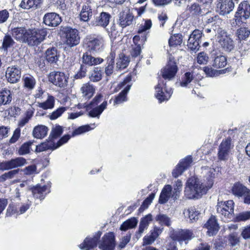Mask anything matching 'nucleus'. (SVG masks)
Instances as JSON below:
<instances>
[{"instance_id": "1", "label": "nucleus", "mask_w": 250, "mask_h": 250, "mask_svg": "<svg viewBox=\"0 0 250 250\" xmlns=\"http://www.w3.org/2000/svg\"><path fill=\"white\" fill-rule=\"evenodd\" d=\"M215 173L214 169L206 167H202L203 179L200 180L195 177L189 178L185 189L186 197L190 199H199L206 194L214 184Z\"/></svg>"}, {"instance_id": "2", "label": "nucleus", "mask_w": 250, "mask_h": 250, "mask_svg": "<svg viewBox=\"0 0 250 250\" xmlns=\"http://www.w3.org/2000/svg\"><path fill=\"white\" fill-rule=\"evenodd\" d=\"M250 17V4L246 1L242 2L238 6L234 17L231 22L232 27L240 26Z\"/></svg>"}, {"instance_id": "3", "label": "nucleus", "mask_w": 250, "mask_h": 250, "mask_svg": "<svg viewBox=\"0 0 250 250\" xmlns=\"http://www.w3.org/2000/svg\"><path fill=\"white\" fill-rule=\"evenodd\" d=\"M25 36V43L29 46H38L42 42L47 36V32L45 29H28Z\"/></svg>"}, {"instance_id": "4", "label": "nucleus", "mask_w": 250, "mask_h": 250, "mask_svg": "<svg viewBox=\"0 0 250 250\" xmlns=\"http://www.w3.org/2000/svg\"><path fill=\"white\" fill-rule=\"evenodd\" d=\"M102 96L101 94L97 95L86 106V110L90 117L99 118L100 115L106 108L107 102L104 101L100 105L98 104L102 101Z\"/></svg>"}, {"instance_id": "5", "label": "nucleus", "mask_w": 250, "mask_h": 250, "mask_svg": "<svg viewBox=\"0 0 250 250\" xmlns=\"http://www.w3.org/2000/svg\"><path fill=\"white\" fill-rule=\"evenodd\" d=\"M61 31L65 37V42L68 46L72 47L80 43V37L78 31L69 26H61Z\"/></svg>"}, {"instance_id": "6", "label": "nucleus", "mask_w": 250, "mask_h": 250, "mask_svg": "<svg viewBox=\"0 0 250 250\" xmlns=\"http://www.w3.org/2000/svg\"><path fill=\"white\" fill-rule=\"evenodd\" d=\"M178 70L174 57L172 55H169L167 63L162 68L160 75L164 80L171 81L174 79Z\"/></svg>"}, {"instance_id": "7", "label": "nucleus", "mask_w": 250, "mask_h": 250, "mask_svg": "<svg viewBox=\"0 0 250 250\" xmlns=\"http://www.w3.org/2000/svg\"><path fill=\"white\" fill-rule=\"evenodd\" d=\"M234 145L230 137L223 140L219 146L218 158L223 161H227L231 154V149L233 148Z\"/></svg>"}, {"instance_id": "8", "label": "nucleus", "mask_w": 250, "mask_h": 250, "mask_svg": "<svg viewBox=\"0 0 250 250\" xmlns=\"http://www.w3.org/2000/svg\"><path fill=\"white\" fill-rule=\"evenodd\" d=\"M155 92L156 98L161 103L170 98L173 90L171 88L167 87L166 83H164V81L159 80L155 87Z\"/></svg>"}, {"instance_id": "9", "label": "nucleus", "mask_w": 250, "mask_h": 250, "mask_svg": "<svg viewBox=\"0 0 250 250\" xmlns=\"http://www.w3.org/2000/svg\"><path fill=\"white\" fill-rule=\"evenodd\" d=\"M170 237L173 240L178 241L180 245L184 242L187 245L194 236L192 232L188 229H178L171 232Z\"/></svg>"}, {"instance_id": "10", "label": "nucleus", "mask_w": 250, "mask_h": 250, "mask_svg": "<svg viewBox=\"0 0 250 250\" xmlns=\"http://www.w3.org/2000/svg\"><path fill=\"white\" fill-rule=\"evenodd\" d=\"M234 211V202L232 200H229L224 203H219L217 205V217L220 218H231L233 216Z\"/></svg>"}, {"instance_id": "11", "label": "nucleus", "mask_w": 250, "mask_h": 250, "mask_svg": "<svg viewBox=\"0 0 250 250\" xmlns=\"http://www.w3.org/2000/svg\"><path fill=\"white\" fill-rule=\"evenodd\" d=\"M68 76L65 73L59 71H54L50 73L49 81L55 86L64 88L67 85Z\"/></svg>"}, {"instance_id": "12", "label": "nucleus", "mask_w": 250, "mask_h": 250, "mask_svg": "<svg viewBox=\"0 0 250 250\" xmlns=\"http://www.w3.org/2000/svg\"><path fill=\"white\" fill-rule=\"evenodd\" d=\"M84 42L89 50L97 52L100 51L103 46L104 39L101 36H98L96 37L89 36L85 39Z\"/></svg>"}, {"instance_id": "13", "label": "nucleus", "mask_w": 250, "mask_h": 250, "mask_svg": "<svg viewBox=\"0 0 250 250\" xmlns=\"http://www.w3.org/2000/svg\"><path fill=\"white\" fill-rule=\"evenodd\" d=\"M202 35V32L198 29L192 32L188 40V48L194 52L199 50Z\"/></svg>"}, {"instance_id": "14", "label": "nucleus", "mask_w": 250, "mask_h": 250, "mask_svg": "<svg viewBox=\"0 0 250 250\" xmlns=\"http://www.w3.org/2000/svg\"><path fill=\"white\" fill-rule=\"evenodd\" d=\"M115 246V241L114 233L108 232L104 235L99 247L102 250H114Z\"/></svg>"}, {"instance_id": "15", "label": "nucleus", "mask_w": 250, "mask_h": 250, "mask_svg": "<svg viewBox=\"0 0 250 250\" xmlns=\"http://www.w3.org/2000/svg\"><path fill=\"white\" fill-rule=\"evenodd\" d=\"M21 75L20 69L17 66H12L7 68L5 76L9 82L13 83L19 81Z\"/></svg>"}, {"instance_id": "16", "label": "nucleus", "mask_w": 250, "mask_h": 250, "mask_svg": "<svg viewBox=\"0 0 250 250\" xmlns=\"http://www.w3.org/2000/svg\"><path fill=\"white\" fill-rule=\"evenodd\" d=\"M102 233L101 231H99L96 233L93 238H86L83 242L80 245V248L83 250H89L96 247Z\"/></svg>"}, {"instance_id": "17", "label": "nucleus", "mask_w": 250, "mask_h": 250, "mask_svg": "<svg viewBox=\"0 0 250 250\" xmlns=\"http://www.w3.org/2000/svg\"><path fill=\"white\" fill-rule=\"evenodd\" d=\"M43 22L46 25L55 27L58 26L61 22L60 16L56 13H48L43 17Z\"/></svg>"}, {"instance_id": "18", "label": "nucleus", "mask_w": 250, "mask_h": 250, "mask_svg": "<svg viewBox=\"0 0 250 250\" xmlns=\"http://www.w3.org/2000/svg\"><path fill=\"white\" fill-rule=\"evenodd\" d=\"M218 42L221 47L225 51L230 52L234 48V44L231 39L227 35L218 36Z\"/></svg>"}, {"instance_id": "19", "label": "nucleus", "mask_w": 250, "mask_h": 250, "mask_svg": "<svg viewBox=\"0 0 250 250\" xmlns=\"http://www.w3.org/2000/svg\"><path fill=\"white\" fill-rule=\"evenodd\" d=\"M92 16L93 11L90 4L87 3L83 4L79 16L80 20L87 22L91 19Z\"/></svg>"}, {"instance_id": "20", "label": "nucleus", "mask_w": 250, "mask_h": 250, "mask_svg": "<svg viewBox=\"0 0 250 250\" xmlns=\"http://www.w3.org/2000/svg\"><path fill=\"white\" fill-rule=\"evenodd\" d=\"M111 15L107 12H103L99 16L96 17L93 21V24L105 28L109 24Z\"/></svg>"}, {"instance_id": "21", "label": "nucleus", "mask_w": 250, "mask_h": 250, "mask_svg": "<svg viewBox=\"0 0 250 250\" xmlns=\"http://www.w3.org/2000/svg\"><path fill=\"white\" fill-rule=\"evenodd\" d=\"M104 60L100 58H95L88 52L84 53L82 56V62L88 66L97 65L103 62Z\"/></svg>"}, {"instance_id": "22", "label": "nucleus", "mask_w": 250, "mask_h": 250, "mask_svg": "<svg viewBox=\"0 0 250 250\" xmlns=\"http://www.w3.org/2000/svg\"><path fill=\"white\" fill-rule=\"evenodd\" d=\"M50 192V189L48 186L37 185L32 188V194L33 196L41 200L43 199L46 195Z\"/></svg>"}, {"instance_id": "23", "label": "nucleus", "mask_w": 250, "mask_h": 250, "mask_svg": "<svg viewBox=\"0 0 250 250\" xmlns=\"http://www.w3.org/2000/svg\"><path fill=\"white\" fill-rule=\"evenodd\" d=\"M134 16L129 11L124 12L121 13L119 17V24L123 28L125 27L132 24Z\"/></svg>"}, {"instance_id": "24", "label": "nucleus", "mask_w": 250, "mask_h": 250, "mask_svg": "<svg viewBox=\"0 0 250 250\" xmlns=\"http://www.w3.org/2000/svg\"><path fill=\"white\" fill-rule=\"evenodd\" d=\"M115 56V53L111 51L106 58L104 69V72L106 76H110L113 72Z\"/></svg>"}, {"instance_id": "25", "label": "nucleus", "mask_w": 250, "mask_h": 250, "mask_svg": "<svg viewBox=\"0 0 250 250\" xmlns=\"http://www.w3.org/2000/svg\"><path fill=\"white\" fill-rule=\"evenodd\" d=\"M218 7L220 8V14L225 15L229 14L233 10L234 4L232 0H223L218 4Z\"/></svg>"}, {"instance_id": "26", "label": "nucleus", "mask_w": 250, "mask_h": 250, "mask_svg": "<svg viewBox=\"0 0 250 250\" xmlns=\"http://www.w3.org/2000/svg\"><path fill=\"white\" fill-rule=\"evenodd\" d=\"M45 57L48 62L56 63L60 57V54L56 47H50L46 50Z\"/></svg>"}, {"instance_id": "27", "label": "nucleus", "mask_w": 250, "mask_h": 250, "mask_svg": "<svg viewBox=\"0 0 250 250\" xmlns=\"http://www.w3.org/2000/svg\"><path fill=\"white\" fill-rule=\"evenodd\" d=\"M232 191L234 195L238 197H245L250 192V189L239 183H237L234 185L232 188Z\"/></svg>"}, {"instance_id": "28", "label": "nucleus", "mask_w": 250, "mask_h": 250, "mask_svg": "<svg viewBox=\"0 0 250 250\" xmlns=\"http://www.w3.org/2000/svg\"><path fill=\"white\" fill-rule=\"evenodd\" d=\"M27 30L23 27L14 28L12 30V35L17 40L25 43V36L27 34Z\"/></svg>"}, {"instance_id": "29", "label": "nucleus", "mask_w": 250, "mask_h": 250, "mask_svg": "<svg viewBox=\"0 0 250 250\" xmlns=\"http://www.w3.org/2000/svg\"><path fill=\"white\" fill-rule=\"evenodd\" d=\"M81 92L82 97L86 99H89L93 96L95 92V88L92 84L88 83H86L81 88Z\"/></svg>"}, {"instance_id": "30", "label": "nucleus", "mask_w": 250, "mask_h": 250, "mask_svg": "<svg viewBox=\"0 0 250 250\" xmlns=\"http://www.w3.org/2000/svg\"><path fill=\"white\" fill-rule=\"evenodd\" d=\"M172 188L169 185H167L163 188L160 194L159 202L160 204H165L167 202L171 195Z\"/></svg>"}, {"instance_id": "31", "label": "nucleus", "mask_w": 250, "mask_h": 250, "mask_svg": "<svg viewBox=\"0 0 250 250\" xmlns=\"http://www.w3.org/2000/svg\"><path fill=\"white\" fill-rule=\"evenodd\" d=\"M196 80L194 79L193 74L191 72H186L182 78L180 85L182 87H192V83H196Z\"/></svg>"}, {"instance_id": "32", "label": "nucleus", "mask_w": 250, "mask_h": 250, "mask_svg": "<svg viewBox=\"0 0 250 250\" xmlns=\"http://www.w3.org/2000/svg\"><path fill=\"white\" fill-rule=\"evenodd\" d=\"M48 131V129L46 126L39 125L34 127L33 135L37 139H42L46 136Z\"/></svg>"}, {"instance_id": "33", "label": "nucleus", "mask_w": 250, "mask_h": 250, "mask_svg": "<svg viewBox=\"0 0 250 250\" xmlns=\"http://www.w3.org/2000/svg\"><path fill=\"white\" fill-rule=\"evenodd\" d=\"M12 99V94L9 90L4 89L0 91V105L9 104Z\"/></svg>"}, {"instance_id": "34", "label": "nucleus", "mask_w": 250, "mask_h": 250, "mask_svg": "<svg viewBox=\"0 0 250 250\" xmlns=\"http://www.w3.org/2000/svg\"><path fill=\"white\" fill-rule=\"evenodd\" d=\"M205 226L208 230L207 231L209 236H212L216 234L219 230V225L216 222V220H208Z\"/></svg>"}, {"instance_id": "35", "label": "nucleus", "mask_w": 250, "mask_h": 250, "mask_svg": "<svg viewBox=\"0 0 250 250\" xmlns=\"http://www.w3.org/2000/svg\"><path fill=\"white\" fill-rule=\"evenodd\" d=\"M204 22L206 24H210L212 26H219L222 22L221 20L218 16H211L210 14L206 12V15L204 17Z\"/></svg>"}, {"instance_id": "36", "label": "nucleus", "mask_w": 250, "mask_h": 250, "mask_svg": "<svg viewBox=\"0 0 250 250\" xmlns=\"http://www.w3.org/2000/svg\"><path fill=\"white\" fill-rule=\"evenodd\" d=\"M41 1L42 0H22L20 4V6L24 9L37 8Z\"/></svg>"}, {"instance_id": "37", "label": "nucleus", "mask_w": 250, "mask_h": 250, "mask_svg": "<svg viewBox=\"0 0 250 250\" xmlns=\"http://www.w3.org/2000/svg\"><path fill=\"white\" fill-rule=\"evenodd\" d=\"M24 86L28 90H32L34 88L36 81L35 79L30 75H26L23 76Z\"/></svg>"}, {"instance_id": "38", "label": "nucleus", "mask_w": 250, "mask_h": 250, "mask_svg": "<svg viewBox=\"0 0 250 250\" xmlns=\"http://www.w3.org/2000/svg\"><path fill=\"white\" fill-rule=\"evenodd\" d=\"M130 85H127L125 89L122 90L114 100V104H119L127 100L126 94L130 89Z\"/></svg>"}, {"instance_id": "39", "label": "nucleus", "mask_w": 250, "mask_h": 250, "mask_svg": "<svg viewBox=\"0 0 250 250\" xmlns=\"http://www.w3.org/2000/svg\"><path fill=\"white\" fill-rule=\"evenodd\" d=\"M152 25V21L150 20H146L142 22L138 26V33L142 34L148 32V30L151 28Z\"/></svg>"}, {"instance_id": "40", "label": "nucleus", "mask_w": 250, "mask_h": 250, "mask_svg": "<svg viewBox=\"0 0 250 250\" xmlns=\"http://www.w3.org/2000/svg\"><path fill=\"white\" fill-rule=\"evenodd\" d=\"M103 72L100 67H94L89 76L91 81L96 82L100 81L102 78Z\"/></svg>"}, {"instance_id": "41", "label": "nucleus", "mask_w": 250, "mask_h": 250, "mask_svg": "<svg viewBox=\"0 0 250 250\" xmlns=\"http://www.w3.org/2000/svg\"><path fill=\"white\" fill-rule=\"evenodd\" d=\"M187 10L192 15H202L204 14L203 9H201L200 5L198 3H194L190 6L187 7Z\"/></svg>"}, {"instance_id": "42", "label": "nucleus", "mask_w": 250, "mask_h": 250, "mask_svg": "<svg viewBox=\"0 0 250 250\" xmlns=\"http://www.w3.org/2000/svg\"><path fill=\"white\" fill-rule=\"evenodd\" d=\"M55 99L52 96H48L47 100L42 103H39V106L43 109L52 108L54 106Z\"/></svg>"}, {"instance_id": "43", "label": "nucleus", "mask_w": 250, "mask_h": 250, "mask_svg": "<svg viewBox=\"0 0 250 250\" xmlns=\"http://www.w3.org/2000/svg\"><path fill=\"white\" fill-rule=\"evenodd\" d=\"M227 64V59L225 56L219 55L214 60L213 66L216 68L224 67Z\"/></svg>"}, {"instance_id": "44", "label": "nucleus", "mask_w": 250, "mask_h": 250, "mask_svg": "<svg viewBox=\"0 0 250 250\" xmlns=\"http://www.w3.org/2000/svg\"><path fill=\"white\" fill-rule=\"evenodd\" d=\"M11 169L18 167H21L25 165L26 163V160L23 157H17L10 160Z\"/></svg>"}, {"instance_id": "45", "label": "nucleus", "mask_w": 250, "mask_h": 250, "mask_svg": "<svg viewBox=\"0 0 250 250\" xmlns=\"http://www.w3.org/2000/svg\"><path fill=\"white\" fill-rule=\"evenodd\" d=\"M183 214L185 218H188L189 219H198L201 217L200 213L198 211H196L193 208L184 210Z\"/></svg>"}, {"instance_id": "46", "label": "nucleus", "mask_w": 250, "mask_h": 250, "mask_svg": "<svg viewBox=\"0 0 250 250\" xmlns=\"http://www.w3.org/2000/svg\"><path fill=\"white\" fill-rule=\"evenodd\" d=\"M204 71L206 74L209 77H215L220 74H224L228 71V68L219 71L214 70L212 67L206 66L204 68Z\"/></svg>"}, {"instance_id": "47", "label": "nucleus", "mask_w": 250, "mask_h": 250, "mask_svg": "<svg viewBox=\"0 0 250 250\" xmlns=\"http://www.w3.org/2000/svg\"><path fill=\"white\" fill-rule=\"evenodd\" d=\"M228 242L230 246H236L239 244L240 236L236 232L230 233L228 236Z\"/></svg>"}, {"instance_id": "48", "label": "nucleus", "mask_w": 250, "mask_h": 250, "mask_svg": "<svg viewBox=\"0 0 250 250\" xmlns=\"http://www.w3.org/2000/svg\"><path fill=\"white\" fill-rule=\"evenodd\" d=\"M15 42L9 35H5L3 39L2 48L7 50L8 48L13 46Z\"/></svg>"}, {"instance_id": "49", "label": "nucleus", "mask_w": 250, "mask_h": 250, "mask_svg": "<svg viewBox=\"0 0 250 250\" xmlns=\"http://www.w3.org/2000/svg\"><path fill=\"white\" fill-rule=\"evenodd\" d=\"M159 235V233L157 230L154 231L150 235L145 236L143 238V246L150 245L152 244Z\"/></svg>"}, {"instance_id": "50", "label": "nucleus", "mask_w": 250, "mask_h": 250, "mask_svg": "<svg viewBox=\"0 0 250 250\" xmlns=\"http://www.w3.org/2000/svg\"><path fill=\"white\" fill-rule=\"evenodd\" d=\"M137 224V220H126L121 226L120 229L122 230L125 231L128 229L135 227Z\"/></svg>"}, {"instance_id": "51", "label": "nucleus", "mask_w": 250, "mask_h": 250, "mask_svg": "<svg viewBox=\"0 0 250 250\" xmlns=\"http://www.w3.org/2000/svg\"><path fill=\"white\" fill-rule=\"evenodd\" d=\"M236 34L240 40H245L249 36L250 30L246 27H240L237 30Z\"/></svg>"}, {"instance_id": "52", "label": "nucleus", "mask_w": 250, "mask_h": 250, "mask_svg": "<svg viewBox=\"0 0 250 250\" xmlns=\"http://www.w3.org/2000/svg\"><path fill=\"white\" fill-rule=\"evenodd\" d=\"M182 35L177 34L172 36L169 40V44L170 46H175L180 45L182 42Z\"/></svg>"}, {"instance_id": "53", "label": "nucleus", "mask_w": 250, "mask_h": 250, "mask_svg": "<svg viewBox=\"0 0 250 250\" xmlns=\"http://www.w3.org/2000/svg\"><path fill=\"white\" fill-rule=\"evenodd\" d=\"M129 62L127 57L123 54L121 55L116 63L117 67L119 69L125 68L128 65Z\"/></svg>"}, {"instance_id": "54", "label": "nucleus", "mask_w": 250, "mask_h": 250, "mask_svg": "<svg viewBox=\"0 0 250 250\" xmlns=\"http://www.w3.org/2000/svg\"><path fill=\"white\" fill-rule=\"evenodd\" d=\"M19 169H14L10 170L7 172H5L1 175V179L3 182L8 179H11L15 177V176L19 173Z\"/></svg>"}, {"instance_id": "55", "label": "nucleus", "mask_w": 250, "mask_h": 250, "mask_svg": "<svg viewBox=\"0 0 250 250\" xmlns=\"http://www.w3.org/2000/svg\"><path fill=\"white\" fill-rule=\"evenodd\" d=\"M32 145L31 142L24 143L19 148L18 153L21 155L27 154L30 152V146Z\"/></svg>"}, {"instance_id": "56", "label": "nucleus", "mask_w": 250, "mask_h": 250, "mask_svg": "<svg viewBox=\"0 0 250 250\" xmlns=\"http://www.w3.org/2000/svg\"><path fill=\"white\" fill-rule=\"evenodd\" d=\"M193 160L191 156H188L183 159L179 164L186 170L192 164Z\"/></svg>"}, {"instance_id": "57", "label": "nucleus", "mask_w": 250, "mask_h": 250, "mask_svg": "<svg viewBox=\"0 0 250 250\" xmlns=\"http://www.w3.org/2000/svg\"><path fill=\"white\" fill-rule=\"evenodd\" d=\"M66 110V108L65 107H59L52 113V114L49 116V118L52 120H55L60 117Z\"/></svg>"}, {"instance_id": "58", "label": "nucleus", "mask_w": 250, "mask_h": 250, "mask_svg": "<svg viewBox=\"0 0 250 250\" xmlns=\"http://www.w3.org/2000/svg\"><path fill=\"white\" fill-rule=\"evenodd\" d=\"M62 127L61 126L57 125L52 128L50 136L52 138H57L62 135Z\"/></svg>"}, {"instance_id": "59", "label": "nucleus", "mask_w": 250, "mask_h": 250, "mask_svg": "<svg viewBox=\"0 0 250 250\" xmlns=\"http://www.w3.org/2000/svg\"><path fill=\"white\" fill-rule=\"evenodd\" d=\"M155 194L151 193L149 196L144 201L143 204L140 208V209H145L147 208L149 205L152 202V200L154 198Z\"/></svg>"}, {"instance_id": "60", "label": "nucleus", "mask_w": 250, "mask_h": 250, "mask_svg": "<svg viewBox=\"0 0 250 250\" xmlns=\"http://www.w3.org/2000/svg\"><path fill=\"white\" fill-rule=\"evenodd\" d=\"M90 130V127L88 125H83L75 129L72 133V136L80 135Z\"/></svg>"}, {"instance_id": "61", "label": "nucleus", "mask_w": 250, "mask_h": 250, "mask_svg": "<svg viewBox=\"0 0 250 250\" xmlns=\"http://www.w3.org/2000/svg\"><path fill=\"white\" fill-rule=\"evenodd\" d=\"M208 57L206 53L204 52L198 54L197 57V61L200 64H205L208 62Z\"/></svg>"}, {"instance_id": "62", "label": "nucleus", "mask_w": 250, "mask_h": 250, "mask_svg": "<svg viewBox=\"0 0 250 250\" xmlns=\"http://www.w3.org/2000/svg\"><path fill=\"white\" fill-rule=\"evenodd\" d=\"M52 144L48 142H44L36 146V151L38 152H42L46 150L51 149Z\"/></svg>"}, {"instance_id": "63", "label": "nucleus", "mask_w": 250, "mask_h": 250, "mask_svg": "<svg viewBox=\"0 0 250 250\" xmlns=\"http://www.w3.org/2000/svg\"><path fill=\"white\" fill-rule=\"evenodd\" d=\"M20 135L21 129L20 128H17L14 130L12 136L9 140V143L10 144L15 143L19 140Z\"/></svg>"}, {"instance_id": "64", "label": "nucleus", "mask_w": 250, "mask_h": 250, "mask_svg": "<svg viewBox=\"0 0 250 250\" xmlns=\"http://www.w3.org/2000/svg\"><path fill=\"white\" fill-rule=\"evenodd\" d=\"M36 170V166L34 165H32L26 167L21 170L24 172V174L30 175L35 173Z\"/></svg>"}]
</instances>
